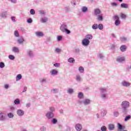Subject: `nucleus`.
Returning <instances> with one entry per match:
<instances>
[{"mask_svg": "<svg viewBox=\"0 0 131 131\" xmlns=\"http://www.w3.org/2000/svg\"><path fill=\"white\" fill-rule=\"evenodd\" d=\"M122 107V113L124 114H126L128 112V110L127 108L129 107V102L127 101H124L122 102L121 104Z\"/></svg>", "mask_w": 131, "mask_h": 131, "instance_id": "obj_1", "label": "nucleus"}, {"mask_svg": "<svg viewBox=\"0 0 131 131\" xmlns=\"http://www.w3.org/2000/svg\"><path fill=\"white\" fill-rule=\"evenodd\" d=\"M100 97L103 100H106L108 99V96L107 95V90L105 88H101L100 89Z\"/></svg>", "mask_w": 131, "mask_h": 131, "instance_id": "obj_2", "label": "nucleus"}, {"mask_svg": "<svg viewBox=\"0 0 131 131\" xmlns=\"http://www.w3.org/2000/svg\"><path fill=\"white\" fill-rule=\"evenodd\" d=\"M60 30L62 32L67 33V34H69L71 32L70 30H68V26L66 24H62L60 27Z\"/></svg>", "mask_w": 131, "mask_h": 131, "instance_id": "obj_3", "label": "nucleus"}, {"mask_svg": "<svg viewBox=\"0 0 131 131\" xmlns=\"http://www.w3.org/2000/svg\"><path fill=\"white\" fill-rule=\"evenodd\" d=\"M45 116L48 119H52L54 118L55 115L54 114V113L49 111L47 112Z\"/></svg>", "mask_w": 131, "mask_h": 131, "instance_id": "obj_4", "label": "nucleus"}, {"mask_svg": "<svg viewBox=\"0 0 131 131\" xmlns=\"http://www.w3.org/2000/svg\"><path fill=\"white\" fill-rule=\"evenodd\" d=\"M114 20H115V25L116 26L120 25V20H119V17L117 15H115L113 17Z\"/></svg>", "mask_w": 131, "mask_h": 131, "instance_id": "obj_5", "label": "nucleus"}, {"mask_svg": "<svg viewBox=\"0 0 131 131\" xmlns=\"http://www.w3.org/2000/svg\"><path fill=\"white\" fill-rule=\"evenodd\" d=\"M82 45L84 47H88V46L90 45V40L88 39H85V38L82 40Z\"/></svg>", "mask_w": 131, "mask_h": 131, "instance_id": "obj_6", "label": "nucleus"}, {"mask_svg": "<svg viewBox=\"0 0 131 131\" xmlns=\"http://www.w3.org/2000/svg\"><path fill=\"white\" fill-rule=\"evenodd\" d=\"M102 12H101V10H100V9L98 8H96L95 9H94V15L95 16H98V15H100V14Z\"/></svg>", "mask_w": 131, "mask_h": 131, "instance_id": "obj_7", "label": "nucleus"}, {"mask_svg": "<svg viewBox=\"0 0 131 131\" xmlns=\"http://www.w3.org/2000/svg\"><path fill=\"white\" fill-rule=\"evenodd\" d=\"M7 119V118L6 117V114L5 113H0V120L2 121H4Z\"/></svg>", "mask_w": 131, "mask_h": 131, "instance_id": "obj_8", "label": "nucleus"}, {"mask_svg": "<svg viewBox=\"0 0 131 131\" xmlns=\"http://www.w3.org/2000/svg\"><path fill=\"white\" fill-rule=\"evenodd\" d=\"M123 129H125V126H122L120 123H118V131H122Z\"/></svg>", "mask_w": 131, "mask_h": 131, "instance_id": "obj_9", "label": "nucleus"}, {"mask_svg": "<svg viewBox=\"0 0 131 131\" xmlns=\"http://www.w3.org/2000/svg\"><path fill=\"white\" fill-rule=\"evenodd\" d=\"M121 85L123 86H125L126 88H127L130 85V83L127 82L126 81H123L121 82Z\"/></svg>", "mask_w": 131, "mask_h": 131, "instance_id": "obj_10", "label": "nucleus"}, {"mask_svg": "<svg viewBox=\"0 0 131 131\" xmlns=\"http://www.w3.org/2000/svg\"><path fill=\"white\" fill-rule=\"evenodd\" d=\"M125 61V57H118L117 58V61L119 62V63H121L122 62H124Z\"/></svg>", "mask_w": 131, "mask_h": 131, "instance_id": "obj_11", "label": "nucleus"}, {"mask_svg": "<svg viewBox=\"0 0 131 131\" xmlns=\"http://www.w3.org/2000/svg\"><path fill=\"white\" fill-rule=\"evenodd\" d=\"M17 114L18 116H23V115H24V111L22 110H18L17 111Z\"/></svg>", "mask_w": 131, "mask_h": 131, "instance_id": "obj_12", "label": "nucleus"}, {"mask_svg": "<svg viewBox=\"0 0 131 131\" xmlns=\"http://www.w3.org/2000/svg\"><path fill=\"white\" fill-rule=\"evenodd\" d=\"M35 34L38 37H42L43 36V33L42 32H36Z\"/></svg>", "mask_w": 131, "mask_h": 131, "instance_id": "obj_13", "label": "nucleus"}, {"mask_svg": "<svg viewBox=\"0 0 131 131\" xmlns=\"http://www.w3.org/2000/svg\"><path fill=\"white\" fill-rule=\"evenodd\" d=\"M27 55L29 57H33L34 56V54H33V52L31 50H27Z\"/></svg>", "mask_w": 131, "mask_h": 131, "instance_id": "obj_14", "label": "nucleus"}, {"mask_svg": "<svg viewBox=\"0 0 131 131\" xmlns=\"http://www.w3.org/2000/svg\"><path fill=\"white\" fill-rule=\"evenodd\" d=\"M75 128L77 131H80L81 130V125L80 124H77L75 126Z\"/></svg>", "mask_w": 131, "mask_h": 131, "instance_id": "obj_15", "label": "nucleus"}, {"mask_svg": "<svg viewBox=\"0 0 131 131\" xmlns=\"http://www.w3.org/2000/svg\"><path fill=\"white\" fill-rule=\"evenodd\" d=\"M50 73L51 75H57L58 74V71L53 69L50 71Z\"/></svg>", "mask_w": 131, "mask_h": 131, "instance_id": "obj_16", "label": "nucleus"}, {"mask_svg": "<svg viewBox=\"0 0 131 131\" xmlns=\"http://www.w3.org/2000/svg\"><path fill=\"white\" fill-rule=\"evenodd\" d=\"M96 17L98 21H103V14H102V13L96 16Z\"/></svg>", "mask_w": 131, "mask_h": 131, "instance_id": "obj_17", "label": "nucleus"}, {"mask_svg": "<svg viewBox=\"0 0 131 131\" xmlns=\"http://www.w3.org/2000/svg\"><path fill=\"white\" fill-rule=\"evenodd\" d=\"M82 103L84 105H89L91 103V100L90 99H84Z\"/></svg>", "mask_w": 131, "mask_h": 131, "instance_id": "obj_18", "label": "nucleus"}, {"mask_svg": "<svg viewBox=\"0 0 131 131\" xmlns=\"http://www.w3.org/2000/svg\"><path fill=\"white\" fill-rule=\"evenodd\" d=\"M114 128H115V126H114V124H110L108 125V129L110 130H113Z\"/></svg>", "mask_w": 131, "mask_h": 131, "instance_id": "obj_19", "label": "nucleus"}, {"mask_svg": "<svg viewBox=\"0 0 131 131\" xmlns=\"http://www.w3.org/2000/svg\"><path fill=\"white\" fill-rule=\"evenodd\" d=\"M19 48L18 47H14L12 48V52L13 53H19Z\"/></svg>", "mask_w": 131, "mask_h": 131, "instance_id": "obj_20", "label": "nucleus"}, {"mask_svg": "<svg viewBox=\"0 0 131 131\" xmlns=\"http://www.w3.org/2000/svg\"><path fill=\"white\" fill-rule=\"evenodd\" d=\"M120 49L121 52H125L126 51V46L125 45H122Z\"/></svg>", "mask_w": 131, "mask_h": 131, "instance_id": "obj_21", "label": "nucleus"}, {"mask_svg": "<svg viewBox=\"0 0 131 131\" xmlns=\"http://www.w3.org/2000/svg\"><path fill=\"white\" fill-rule=\"evenodd\" d=\"M17 42L19 45H22L24 42V39L23 37L20 38L17 40Z\"/></svg>", "mask_w": 131, "mask_h": 131, "instance_id": "obj_22", "label": "nucleus"}, {"mask_svg": "<svg viewBox=\"0 0 131 131\" xmlns=\"http://www.w3.org/2000/svg\"><path fill=\"white\" fill-rule=\"evenodd\" d=\"M88 7H85V6H83L81 8V11L83 13H86V12H88Z\"/></svg>", "mask_w": 131, "mask_h": 131, "instance_id": "obj_23", "label": "nucleus"}, {"mask_svg": "<svg viewBox=\"0 0 131 131\" xmlns=\"http://www.w3.org/2000/svg\"><path fill=\"white\" fill-rule=\"evenodd\" d=\"M85 38L86 39H93V35H92V34H88V35H86L85 36Z\"/></svg>", "mask_w": 131, "mask_h": 131, "instance_id": "obj_24", "label": "nucleus"}, {"mask_svg": "<svg viewBox=\"0 0 131 131\" xmlns=\"http://www.w3.org/2000/svg\"><path fill=\"white\" fill-rule=\"evenodd\" d=\"M121 7L125 9H127L128 8V4L125 3H122L121 4Z\"/></svg>", "mask_w": 131, "mask_h": 131, "instance_id": "obj_25", "label": "nucleus"}, {"mask_svg": "<svg viewBox=\"0 0 131 131\" xmlns=\"http://www.w3.org/2000/svg\"><path fill=\"white\" fill-rule=\"evenodd\" d=\"M22 79V75L21 74H18L16 76V81H18V80H20V79Z\"/></svg>", "mask_w": 131, "mask_h": 131, "instance_id": "obj_26", "label": "nucleus"}, {"mask_svg": "<svg viewBox=\"0 0 131 131\" xmlns=\"http://www.w3.org/2000/svg\"><path fill=\"white\" fill-rule=\"evenodd\" d=\"M51 122L53 124H56L58 123V120L56 118H53L51 120Z\"/></svg>", "mask_w": 131, "mask_h": 131, "instance_id": "obj_27", "label": "nucleus"}, {"mask_svg": "<svg viewBox=\"0 0 131 131\" xmlns=\"http://www.w3.org/2000/svg\"><path fill=\"white\" fill-rule=\"evenodd\" d=\"M106 114H107V111H106L103 110L102 111H101V115L103 117H104V116H105V115H106Z\"/></svg>", "mask_w": 131, "mask_h": 131, "instance_id": "obj_28", "label": "nucleus"}, {"mask_svg": "<svg viewBox=\"0 0 131 131\" xmlns=\"http://www.w3.org/2000/svg\"><path fill=\"white\" fill-rule=\"evenodd\" d=\"M76 80L77 81H81L82 80L81 77L79 75L76 76Z\"/></svg>", "mask_w": 131, "mask_h": 131, "instance_id": "obj_29", "label": "nucleus"}, {"mask_svg": "<svg viewBox=\"0 0 131 131\" xmlns=\"http://www.w3.org/2000/svg\"><path fill=\"white\" fill-rule=\"evenodd\" d=\"M68 62H69V63H74V62H75V60L74 58L71 57L69 58Z\"/></svg>", "mask_w": 131, "mask_h": 131, "instance_id": "obj_30", "label": "nucleus"}, {"mask_svg": "<svg viewBox=\"0 0 131 131\" xmlns=\"http://www.w3.org/2000/svg\"><path fill=\"white\" fill-rule=\"evenodd\" d=\"M68 94H73L74 93V90L72 89H69L67 91Z\"/></svg>", "mask_w": 131, "mask_h": 131, "instance_id": "obj_31", "label": "nucleus"}, {"mask_svg": "<svg viewBox=\"0 0 131 131\" xmlns=\"http://www.w3.org/2000/svg\"><path fill=\"white\" fill-rule=\"evenodd\" d=\"M79 71L80 73H83L84 72V69L82 67H80L79 68Z\"/></svg>", "mask_w": 131, "mask_h": 131, "instance_id": "obj_32", "label": "nucleus"}, {"mask_svg": "<svg viewBox=\"0 0 131 131\" xmlns=\"http://www.w3.org/2000/svg\"><path fill=\"white\" fill-rule=\"evenodd\" d=\"M98 28L100 30H102V29L104 28V26H103V25L102 24H99L98 25Z\"/></svg>", "mask_w": 131, "mask_h": 131, "instance_id": "obj_33", "label": "nucleus"}, {"mask_svg": "<svg viewBox=\"0 0 131 131\" xmlns=\"http://www.w3.org/2000/svg\"><path fill=\"white\" fill-rule=\"evenodd\" d=\"M14 103L15 105H19V104H20V100L16 99L14 100Z\"/></svg>", "mask_w": 131, "mask_h": 131, "instance_id": "obj_34", "label": "nucleus"}, {"mask_svg": "<svg viewBox=\"0 0 131 131\" xmlns=\"http://www.w3.org/2000/svg\"><path fill=\"white\" fill-rule=\"evenodd\" d=\"M48 21V18L47 17H43L41 18V22L42 23H46V22Z\"/></svg>", "mask_w": 131, "mask_h": 131, "instance_id": "obj_35", "label": "nucleus"}, {"mask_svg": "<svg viewBox=\"0 0 131 131\" xmlns=\"http://www.w3.org/2000/svg\"><path fill=\"white\" fill-rule=\"evenodd\" d=\"M52 93H53V94H57V93H59V90L57 89H52L51 90Z\"/></svg>", "mask_w": 131, "mask_h": 131, "instance_id": "obj_36", "label": "nucleus"}, {"mask_svg": "<svg viewBox=\"0 0 131 131\" xmlns=\"http://www.w3.org/2000/svg\"><path fill=\"white\" fill-rule=\"evenodd\" d=\"M78 97L79 99H82V98H83V94L81 92H79L78 93Z\"/></svg>", "mask_w": 131, "mask_h": 131, "instance_id": "obj_37", "label": "nucleus"}, {"mask_svg": "<svg viewBox=\"0 0 131 131\" xmlns=\"http://www.w3.org/2000/svg\"><path fill=\"white\" fill-rule=\"evenodd\" d=\"M8 117L9 118H13L14 117V115L12 113H9L7 114Z\"/></svg>", "mask_w": 131, "mask_h": 131, "instance_id": "obj_38", "label": "nucleus"}, {"mask_svg": "<svg viewBox=\"0 0 131 131\" xmlns=\"http://www.w3.org/2000/svg\"><path fill=\"white\" fill-rule=\"evenodd\" d=\"M39 14L41 16H45V15H46V12L43 10H40L39 11Z\"/></svg>", "mask_w": 131, "mask_h": 131, "instance_id": "obj_39", "label": "nucleus"}, {"mask_svg": "<svg viewBox=\"0 0 131 131\" xmlns=\"http://www.w3.org/2000/svg\"><path fill=\"white\" fill-rule=\"evenodd\" d=\"M98 24H94L92 25V29H98Z\"/></svg>", "mask_w": 131, "mask_h": 131, "instance_id": "obj_40", "label": "nucleus"}, {"mask_svg": "<svg viewBox=\"0 0 131 131\" xmlns=\"http://www.w3.org/2000/svg\"><path fill=\"white\" fill-rule=\"evenodd\" d=\"M131 118V116L130 115H128L127 116H126L124 121H127L128 120H129Z\"/></svg>", "mask_w": 131, "mask_h": 131, "instance_id": "obj_41", "label": "nucleus"}, {"mask_svg": "<svg viewBox=\"0 0 131 131\" xmlns=\"http://www.w3.org/2000/svg\"><path fill=\"white\" fill-rule=\"evenodd\" d=\"M98 58H100V59H103V58H104V55H103V54L99 53L98 54Z\"/></svg>", "mask_w": 131, "mask_h": 131, "instance_id": "obj_42", "label": "nucleus"}, {"mask_svg": "<svg viewBox=\"0 0 131 131\" xmlns=\"http://www.w3.org/2000/svg\"><path fill=\"white\" fill-rule=\"evenodd\" d=\"M62 36H57V41H61L62 40Z\"/></svg>", "mask_w": 131, "mask_h": 131, "instance_id": "obj_43", "label": "nucleus"}, {"mask_svg": "<svg viewBox=\"0 0 131 131\" xmlns=\"http://www.w3.org/2000/svg\"><path fill=\"white\" fill-rule=\"evenodd\" d=\"M101 130H102V131H106V130H107V127H106V126H102L101 127Z\"/></svg>", "mask_w": 131, "mask_h": 131, "instance_id": "obj_44", "label": "nucleus"}, {"mask_svg": "<svg viewBox=\"0 0 131 131\" xmlns=\"http://www.w3.org/2000/svg\"><path fill=\"white\" fill-rule=\"evenodd\" d=\"M49 110L50 111V112L53 113L55 111V108L54 107H50Z\"/></svg>", "mask_w": 131, "mask_h": 131, "instance_id": "obj_45", "label": "nucleus"}, {"mask_svg": "<svg viewBox=\"0 0 131 131\" xmlns=\"http://www.w3.org/2000/svg\"><path fill=\"white\" fill-rule=\"evenodd\" d=\"M9 59L10 60H15V56L14 55H9Z\"/></svg>", "mask_w": 131, "mask_h": 131, "instance_id": "obj_46", "label": "nucleus"}, {"mask_svg": "<svg viewBox=\"0 0 131 131\" xmlns=\"http://www.w3.org/2000/svg\"><path fill=\"white\" fill-rule=\"evenodd\" d=\"M14 35L16 37H19V33L18 32V31H14Z\"/></svg>", "mask_w": 131, "mask_h": 131, "instance_id": "obj_47", "label": "nucleus"}, {"mask_svg": "<svg viewBox=\"0 0 131 131\" xmlns=\"http://www.w3.org/2000/svg\"><path fill=\"white\" fill-rule=\"evenodd\" d=\"M30 13L31 15H34V14H35V11L34 9H31L30 11Z\"/></svg>", "mask_w": 131, "mask_h": 131, "instance_id": "obj_48", "label": "nucleus"}, {"mask_svg": "<svg viewBox=\"0 0 131 131\" xmlns=\"http://www.w3.org/2000/svg\"><path fill=\"white\" fill-rule=\"evenodd\" d=\"M5 67V63L1 62H0V68H4Z\"/></svg>", "mask_w": 131, "mask_h": 131, "instance_id": "obj_49", "label": "nucleus"}, {"mask_svg": "<svg viewBox=\"0 0 131 131\" xmlns=\"http://www.w3.org/2000/svg\"><path fill=\"white\" fill-rule=\"evenodd\" d=\"M114 116H115L116 117H117V116H118L119 115V112H115L114 113Z\"/></svg>", "mask_w": 131, "mask_h": 131, "instance_id": "obj_50", "label": "nucleus"}, {"mask_svg": "<svg viewBox=\"0 0 131 131\" xmlns=\"http://www.w3.org/2000/svg\"><path fill=\"white\" fill-rule=\"evenodd\" d=\"M64 10L66 12H69V11H70V8H69V7H66L64 8Z\"/></svg>", "mask_w": 131, "mask_h": 131, "instance_id": "obj_51", "label": "nucleus"}, {"mask_svg": "<svg viewBox=\"0 0 131 131\" xmlns=\"http://www.w3.org/2000/svg\"><path fill=\"white\" fill-rule=\"evenodd\" d=\"M46 129H47L46 128V127L45 126L41 127L40 128V131H46Z\"/></svg>", "mask_w": 131, "mask_h": 131, "instance_id": "obj_52", "label": "nucleus"}, {"mask_svg": "<svg viewBox=\"0 0 131 131\" xmlns=\"http://www.w3.org/2000/svg\"><path fill=\"white\" fill-rule=\"evenodd\" d=\"M121 17L123 19V18H126V15H125V14L122 13L121 15Z\"/></svg>", "mask_w": 131, "mask_h": 131, "instance_id": "obj_53", "label": "nucleus"}, {"mask_svg": "<svg viewBox=\"0 0 131 131\" xmlns=\"http://www.w3.org/2000/svg\"><path fill=\"white\" fill-rule=\"evenodd\" d=\"M79 52H80V50L79 49V48L75 49V53H76L77 54H78V53H79Z\"/></svg>", "mask_w": 131, "mask_h": 131, "instance_id": "obj_54", "label": "nucleus"}, {"mask_svg": "<svg viewBox=\"0 0 131 131\" xmlns=\"http://www.w3.org/2000/svg\"><path fill=\"white\" fill-rule=\"evenodd\" d=\"M53 65L55 67H60V63H54Z\"/></svg>", "mask_w": 131, "mask_h": 131, "instance_id": "obj_55", "label": "nucleus"}, {"mask_svg": "<svg viewBox=\"0 0 131 131\" xmlns=\"http://www.w3.org/2000/svg\"><path fill=\"white\" fill-rule=\"evenodd\" d=\"M32 21H33V20H32V19H31V18H29L27 19L28 23H32Z\"/></svg>", "mask_w": 131, "mask_h": 131, "instance_id": "obj_56", "label": "nucleus"}, {"mask_svg": "<svg viewBox=\"0 0 131 131\" xmlns=\"http://www.w3.org/2000/svg\"><path fill=\"white\" fill-rule=\"evenodd\" d=\"M20 30L22 31V32H24V33H26V30L23 28H20Z\"/></svg>", "mask_w": 131, "mask_h": 131, "instance_id": "obj_57", "label": "nucleus"}, {"mask_svg": "<svg viewBox=\"0 0 131 131\" xmlns=\"http://www.w3.org/2000/svg\"><path fill=\"white\" fill-rule=\"evenodd\" d=\"M55 52L56 53H60L61 52V49H58V48H56L55 50Z\"/></svg>", "mask_w": 131, "mask_h": 131, "instance_id": "obj_58", "label": "nucleus"}, {"mask_svg": "<svg viewBox=\"0 0 131 131\" xmlns=\"http://www.w3.org/2000/svg\"><path fill=\"white\" fill-rule=\"evenodd\" d=\"M15 19H16V17H15L14 16L11 17V20H12L13 22H15V21H16V20H15Z\"/></svg>", "mask_w": 131, "mask_h": 131, "instance_id": "obj_59", "label": "nucleus"}, {"mask_svg": "<svg viewBox=\"0 0 131 131\" xmlns=\"http://www.w3.org/2000/svg\"><path fill=\"white\" fill-rule=\"evenodd\" d=\"M10 2H11V3H13V4H16V3H17V0H9Z\"/></svg>", "mask_w": 131, "mask_h": 131, "instance_id": "obj_60", "label": "nucleus"}, {"mask_svg": "<svg viewBox=\"0 0 131 131\" xmlns=\"http://www.w3.org/2000/svg\"><path fill=\"white\" fill-rule=\"evenodd\" d=\"M4 88L6 90H8L9 89V84H5Z\"/></svg>", "mask_w": 131, "mask_h": 131, "instance_id": "obj_61", "label": "nucleus"}, {"mask_svg": "<svg viewBox=\"0 0 131 131\" xmlns=\"http://www.w3.org/2000/svg\"><path fill=\"white\" fill-rule=\"evenodd\" d=\"M111 5L113 7L117 6V4H116V3H111Z\"/></svg>", "mask_w": 131, "mask_h": 131, "instance_id": "obj_62", "label": "nucleus"}, {"mask_svg": "<svg viewBox=\"0 0 131 131\" xmlns=\"http://www.w3.org/2000/svg\"><path fill=\"white\" fill-rule=\"evenodd\" d=\"M1 16L3 17V18H6V15L3 13L2 15H1Z\"/></svg>", "mask_w": 131, "mask_h": 131, "instance_id": "obj_63", "label": "nucleus"}, {"mask_svg": "<svg viewBox=\"0 0 131 131\" xmlns=\"http://www.w3.org/2000/svg\"><path fill=\"white\" fill-rule=\"evenodd\" d=\"M26 107H27V108H29V107H30V103H27Z\"/></svg>", "mask_w": 131, "mask_h": 131, "instance_id": "obj_64", "label": "nucleus"}]
</instances>
